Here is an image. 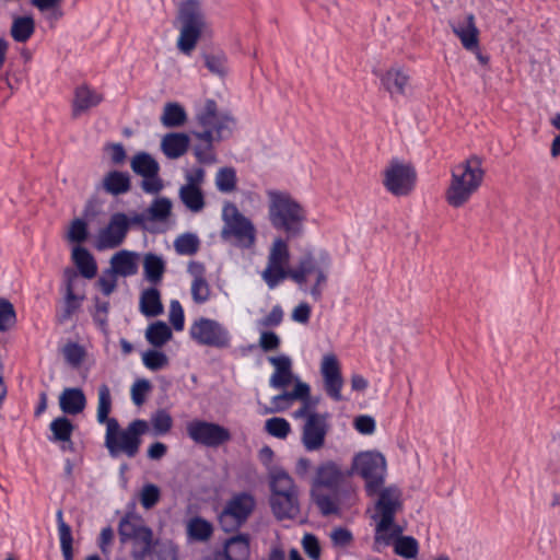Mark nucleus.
I'll use <instances>...</instances> for the list:
<instances>
[{
  "instance_id": "4be33fe9",
  "label": "nucleus",
  "mask_w": 560,
  "mask_h": 560,
  "mask_svg": "<svg viewBox=\"0 0 560 560\" xmlns=\"http://www.w3.org/2000/svg\"><path fill=\"white\" fill-rule=\"evenodd\" d=\"M152 529L142 525V560H176V549L171 542L151 544Z\"/></svg>"
},
{
  "instance_id": "e433bc0d",
  "label": "nucleus",
  "mask_w": 560,
  "mask_h": 560,
  "mask_svg": "<svg viewBox=\"0 0 560 560\" xmlns=\"http://www.w3.org/2000/svg\"><path fill=\"white\" fill-rule=\"evenodd\" d=\"M164 307L161 301L160 291L154 288L142 290V314L147 317H155L163 313Z\"/></svg>"
},
{
  "instance_id": "3c124183",
  "label": "nucleus",
  "mask_w": 560,
  "mask_h": 560,
  "mask_svg": "<svg viewBox=\"0 0 560 560\" xmlns=\"http://www.w3.org/2000/svg\"><path fill=\"white\" fill-rule=\"evenodd\" d=\"M289 257L290 253L287 241L281 237L276 238L269 253L268 264L283 267Z\"/></svg>"
},
{
  "instance_id": "20e7f679",
  "label": "nucleus",
  "mask_w": 560,
  "mask_h": 560,
  "mask_svg": "<svg viewBox=\"0 0 560 560\" xmlns=\"http://www.w3.org/2000/svg\"><path fill=\"white\" fill-rule=\"evenodd\" d=\"M196 119L201 131H192L191 135L200 141L199 144L213 147L214 142L222 141L232 136L235 119L230 114H220L214 100H206L202 107L196 113Z\"/></svg>"
},
{
  "instance_id": "4468645a",
  "label": "nucleus",
  "mask_w": 560,
  "mask_h": 560,
  "mask_svg": "<svg viewBox=\"0 0 560 560\" xmlns=\"http://www.w3.org/2000/svg\"><path fill=\"white\" fill-rule=\"evenodd\" d=\"M131 220L121 212L114 213L106 226L101 229L94 238V247L97 250L118 247L125 240Z\"/></svg>"
},
{
  "instance_id": "f03ea898",
  "label": "nucleus",
  "mask_w": 560,
  "mask_h": 560,
  "mask_svg": "<svg viewBox=\"0 0 560 560\" xmlns=\"http://www.w3.org/2000/svg\"><path fill=\"white\" fill-rule=\"evenodd\" d=\"M268 220L271 226L284 233L288 240L302 235L306 221V211L290 192L268 189Z\"/></svg>"
},
{
  "instance_id": "13d9d810",
  "label": "nucleus",
  "mask_w": 560,
  "mask_h": 560,
  "mask_svg": "<svg viewBox=\"0 0 560 560\" xmlns=\"http://www.w3.org/2000/svg\"><path fill=\"white\" fill-rule=\"evenodd\" d=\"M283 310L280 305H275L271 311L257 320V325L260 327H277L282 323Z\"/></svg>"
},
{
  "instance_id": "7c9ffc66",
  "label": "nucleus",
  "mask_w": 560,
  "mask_h": 560,
  "mask_svg": "<svg viewBox=\"0 0 560 560\" xmlns=\"http://www.w3.org/2000/svg\"><path fill=\"white\" fill-rule=\"evenodd\" d=\"M187 113L183 105L177 102H168L163 107L161 122L165 128H178L185 125Z\"/></svg>"
},
{
  "instance_id": "37998d69",
  "label": "nucleus",
  "mask_w": 560,
  "mask_h": 560,
  "mask_svg": "<svg viewBox=\"0 0 560 560\" xmlns=\"http://www.w3.org/2000/svg\"><path fill=\"white\" fill-rule=\"evenodd\" d=\"M49 428L52 433L50 441L68 443L71 445V435L74 427L67 417L62 416L54 419L50 422Z\"/></svg>"
},
{
  "instance_id": "8fccbe9b",
  "label": "nucleus",
  "mask_w": 560,
  "mask_h": 560,
  "mask_svg": "<svg viewBox=\"0 0 560 560\" xmlns=\"http://www.w3.org/2000/svg\"><path fill=\"white\" fill-rule=\"evenodd\" d=\"M150 423L154 435H165L172 429L173 419L165 409H159L151 416Z\"/></svg>"
},
{
  "instance_id": "864d4df0",
  "label": "nucleus",
  "mask_w": 560,
  "mask_h": 560,
  "mask_svg": "<svg viewBox=\"0 0 560 560\" xmlns=\"http://www.w3.org/2000/svg\"><path fill=\"white\" fill-rule=\"evenodd\" d=\"M190 291L196 304H205L210 299L211 289L206 279H192Z\"/></svg>"
},
{
  "instance_id": "5701e85b",
  "label": "nucleus",
  "mask_w": 560,
  "mask_h": 560,
  "mask_svg": "<svg viewBox=\"0 0 560 560\" xmlns=\"http://www.w3.org/2000/svg\"><path fill=\"white\" fill-rule=\"evenodd\" d=\"M190 145V138L185 132H168L161 140V151L170 160L185 155Z\"/></svg>"
},
{
  "instance_id": "49530a36",
  "label": "nucleus",
  "mask_w": 560,
  "mask_h": 560,
  "mask_svg": "<svg viewBox=\"0 0 560 560\" xmlns=\"http://www.w3.org/2000/svg\"><path fill=\"white\" fill-rule=\"evenodd\" d=\"M200 245V240L195 233L186 232L177 236L174 241V248L178 255H195Z\"/></svg>"
},
{
  "instance_id": "a19ab883",
  "label": "nucleus",
  "mask_w": 560,
  "mask_h": 560,
  "mask_svg": "<svg viewBox=\"0 0 560 560\" xmlns=\"http://www.w3.org/2000/svg\"><path fill=\"white\" fill-rule=\"evenodd\" d=\"M311 498L312 501L316 504L319 512L324 516L338 514L339 513V506L338 501L334 495L324 493L323 490H318L316 488H311Z\"/></svg>"
},
{
  "instance_id": "f704fd0d",
  "label": "nucleus",
  "mask_w": 560,
  "mask_h": 560,
  "mask_svg": "<svg viewBox=\"0 0 560 560\" xmlns=\"http://www.w3.org/2000/svg\"><path fill=\"white\" fill-rule=\"evenodd\" d=\"M35 32V21L32 16H16L12 21L10 34L16 43L27 42Z\"/></svg>"
},
{
  "instance_id": "a18cd8bd",
  "label": "nucleus",
  "mask_w": 560,
  "mask_h": 560,
  "mask_svg": "<svg viewBox=\"0 0 560 560\" xmlns=\"http://www.w3.org/2000/svg\"><path fill=\"white\" fill-rule=\"evenodd\" d=\"M142 364L150 371L156 372L170 364V359L161 348H152L142 351Z\"/></svg>"
},
{
  "instance_id": "603ef678",
  "label": "nucleus",
  "mask_w": 560,
  "mask_h": 560,
  "mask_svg": "<svg viewBox=\"0 0 560 560\" xmlns=\"http://www.w3.org/2000/svg\"><path fill=\"white\" fill-rule=\"evenodd\" d=\"M265 430L273 438L285 439L291 431V424L284 418L273 417L266 421Z\"/></svg>"
},
{
  "instance_id": "79ce46f5",
  "label": "nucleus",
  "mask_w": 560,
  "mask_h": 560,
  "mask_svg": "<svg viewBox=\"0 0 560 560\" xmlns=\"http://www.w3.org/2000/svg\"><path fill=\"white\" fill-rule=\"evenodd\" d=\"M212 533V524L201 516L192 517L187 525V534L195 541H206L211 537Z\"/></svg>"
},
{
  "instance_id": "473e14b6",
  "label": "nucleus",
  "mask_w": 560,
  "mask_h": 560,
  "mask_svg": "<svg viewBox=\"0 0 560 560\" xmlns=\"http://www.w3.org/2000/svg\"><path fill=\"white\" fill-rule=\"evenodd\" d=\"M72 259L80 272L81 278L92 279L96 276L97 266L93 256L84 247H75L72 252Z\"/></svg>"
},
{
  "instance_id": "4d7b16f0",
  "label": "nucleus",
  "mask_w": 560,
  "mask_h": 560,
  "mask_svg": "<svg viewBox=\"0 0 560 560\" xmlns=\"http://www.w3.org/2000/svg\"><path fill=\"white\" fill-rule=\"evenodd\" d=\"M160 489L153 483H145L142 486V508L151 509L160 500Z\"/></svg>"
},
{
  "instance_id": "b1692460",
  "label": "nucleus",
  "mask_w": 560,
  "mask_h": 560,
  "mask_svg": "<svg viewBox=\"0 0 560 560\" xmlns=\"http://www.w3.org/2000/svg\"><path fill=\"white\" fill-rule=\"evenodd\" d=\"M59 407L65 415L75 416L86 407V397L79 387H67L59 395Z\"/></svg>"
},
{
  "instance_id": "cd10ccee",
  "label": "nucleus",
  "mask_w": 560,
  "mask_h": 560,
  "mask_svg": "<svg viewBox=\"0 0 560 560\" xmlns=\"http://www.w3.org/2000/svg\"><path fill=\"white\" fill-rule=\"evenodd\" d=\"M142 266L144 277L150 283L155 285L162 281L166 264L161 255L153 253L144 254L142 257Z\"/></svg>"
},
{
  "instance_id": "2eb2a0df",
  "label": "nucleus",
  "mask_w": 560,
  "mask_h": 560,
  "mask_svg": "<svg viewBox=\"0 0 560 560\" xmlns=\"http://www.w3.org/2000/svg\"><path fill=\"white\" fill-rule=\"evenodd\" d=\"M329 412L313 413L302 425L301 442L307 452L319 451L325 445L330 429Z\"/></svg>"
},
{
  "instance_id": "a878e982",
  "label": "nucleus",
  "mask_w": 560,
  "mask_h": 560,
  "mask_svg": "<svg viewBox=\"0 0 560 560\" xmlns=\"http://www.w3.org/2000/svg\"><path fill=\"white\" fill-rule=\"evenodd\" d=\"M102 100V95L95 90L90 89L88 85L78 86L74 91V98L72 102L73 117H79L82 113L97 106Z\"/></svg>"
},
{
  "instance_id": "f3484780",
  "label": "nucleus",
  "mask_w": 560,
  "mask_h": 560,
  "mask_svg": "<svg viewBox=\"0 0 560 560\" xmlns=\"http://www.w3.org/2000/svg\"><path fill=\"white\" fill-rule=\"evenodd\" d=\"M351 472L352 471H345L334 460L323 462L315 469L311 488L318 490L328 489L332 493H337L342 489L346 478L350 476Z\"/></svg>"
},
{
  "instance_id": "a211bd4d",
  "label": "nucleus",
  "mask_w": 560,
  "mask_h": 560,
  "mask_svg": "<svg viewBox=\"0 0 560 560\" xmlns=\"http://www.w3.org/2000/svg\"><path fill=\"white\" fill-rule=\"evenodd\" d=\"M320 374L324 380V388L327 396L334 401L342 400L341 389L343 386V378L339 361L334 353H327L323 357Z\"/></svg>"
},
{
  "instance_id": "5fc2aeb1",
  "label": "nucleus",
  "mask_w": 560,
  "mask_h": 560,
  "mask_svg": "<svg viewBox=\"0 0 560 560\" xmlns=\"http://www.w3.org/2000/svg\"><path fill=\"white\" fill-rule=\"evenodd\" d=\"M16 319L15 311L11 302L0 299V331L8 330Z\"/></svg>"
},
{
  "instance_id": "423d86ee",
  "label": "nucleus",
  "mask_w": 560,
  "mask_h": 560,
  "mask_svg": "<svg viewBox=\"0 0 560 560\" xmlns=\"http://www.w3.org/2000/svg\"><path fill=\"white\" fill-rule=\"evenodd\" d=\"M223 228L220 236L224 242H232L241 248H250L256 241L254 223L240 212L236 205L226 202L222 209Z\"/></svg>"
},
{
  "instance_id": "ddd939ff",
  "label": "nucleus",
  "mask_w": 560,
  "mask_h": 560,
  "mask_svg": "<svg viewBox=\"0 0 560 560\" xmlns=\"http://www.w3.org/2000/svg\"><path fill=\"white\" fill-rule=\"evenodd\" d=\"M188 438L206 447H218L231 440L230 431L215 422L192 419L186 423Z\"/></svg>"
},
{
  "instance_id": "7ed1b4c3",
  "label": "nucleus",
  "mask_w": 560,
  "mask_h": 560,
  "mask_svg": "<svg viewBox=\"0 0 560 560\" xmlns=\"http://www.w3.org/2000/svg\"><path fill=\"white\" fill-rule=\"evenodd\" d=\"M485 172L481 161L474 155L452 170L451 184L445 192L447 203L453 208L464 206L480 187Z\"/></svg>"
},
{
  "instance_id": "6e6552de",
  "label": "nucleus",
  "mask_w": 560,
  "mask_h": 560,
  "mask_svg": "<svg viewBox=\"0 0 560 560\" xmlns=\"http://www.w3.org/2000/svg\"><path fill=\"white\" fill-rule=\"evenodd\" d=\"M140 443V419L131 421L127 429H121L117 420H112L106 428L105 446L113 457L127 455L133 457Z\"/></svg>"
},
{
  "instance_id": "c03bdc74",
  "label": "nucleus",
  "mask_w": 560,
  "mask_h": 560,
  "mask_svg": "<svg viewBox=\"0 0 560 560\" xmlns=\"http://www.w3.org/2000/svg\"><path fill=\"white\" fill-rule=\"evenodd\" d=\"M237 176L234 167L224 166L215 174V187L220 192L230 194L236 189Z\"/></svg>"
},
{
  "instance_id": "774afa93",
  "label": "nucleus",
  "mask_w": 560,
  "mask_h": 560,
  "mask_svg": "<svg viewBox=\"0 0 560 560\" xmlns=\"http://www.w3.org/2000/svg\"><path fill=\"white\" fill-rule=\"evenodd\" d=\"M66 360L72 365H78L82 362L84 351L78 343H69L63 350Z\"/></svg>"
},
{
  "instance_id": "f8f14e48",
  "label": "nucleus",
  "mask_w": 560,
  "mask_h": 560,
  "mask_svg": "<svg viewBox=\"0 0 560 560\" xmlns=\"http://www.w3.org/2000/svg\"><path fill=\"white\" fill-rule=\"evenodd\" d=\"M417 172L409 163H402L398 159L390 161L384 171L383 184L387 191L394 196H407L415 188Z\"/></svg>"
},
{
  "instance_id": "412c9836",
  "label": "nucleus",
  "mask_w": 560,
  "mask_h": 560,
  "mask_svg": "<svg viewBox=\"0 0 560 560\" xmlns=\"http://www.w3.org/2000/svg\"><path fill=\"white\" fill-rule=\"evenodd\" d=\"M382 88L394 102L407 95L410 78L402 68H389L378 74Z\"/></svg>"
},
{
  "instance_id": "e2e57ef3",
  "label": "nucleus",
  "mask_w": 560,
  "mask_h": 560,
  "mask_svg": "<svg viewBox=\"0 0 560 560\" xmlns=\"http://www.w3.org/2000/svg\"><path fill=\"white\" fill-rule=\"evenodd\" d=\"M206 172L200 166H195L186 171L185 179L186 184L184 186H190L195 188H201V184L205 180Z\"/></svg>"
},
{
  "instance_id": "052dcab7",
  "label": "nucleus",
  "mask_w": 560,
  "mask_h": 560,
  "mask_svg": "<svg viewBox=\"0 0 560 560\" xmlns=\"http://www.w3.org/2000/svg\"><path fill=\"white\" fill-rule=\"evenodd\" d=\"M302 545L305 553L313 560H319L320 546L317 537L314 534H305L302 539Z\"/></svg>"
},
{
  "instance_id": "58836bf2",
  "label": "nucleus",
  "mask_w": 560,
  "mask_h": 560,
  "mask_svg": "<svg viewBox=\"0 0 560 560\" xmlns=\"http://www.w3.org/2000/svg\"><path fill=\"white\" fill-rule=\"evenodd\" d=\"M178 195L180 201L191 212H200L205 208L206 202L201 188L182 186Z\"/></svg>"
},
{
  "instance_id": "aec40b11",
  "label": "nucleus",
  "mask_w": 560,
  "mask_h": 560,
  "mask_svg": "<svg viewBox=\"0 0 560 560\" xmlns=\"http://www.w3.org/2000/svg\"><path fill=\"white\" fill-rule=\"evenodd\" d=\"M269 505L278 521L295 518L300 514L299 490L269 495Z\"/></svg>"
},
{
  "instance_id": "2f4dec72",
  "label": "nucleus",
  "mask_w": 560,
  "mask_h": 560,
  "mask_svg": "<svg viewBox=\"0 0 560 560\" xmlns=\"http://www.w3.org/2000/svg\"><path fill=\"white\" fill-rule=\"evenodd\" d=\"M172 200L167 197H156L151 206L142 212V222L150 220L153 222H165L172 213Z\"/></svg>"
},
{
  "instance_id": "0e129e2a",
  "label": "nucleus",
  "mask_w": 560,
  "mask_h": 560,
  "mask_svg": "<svg viewBox=\"0 0 560 560\" xmlns=\"http://www.w3.org/2000/svg\"><path fill=\"white\" fill-rule=\"evenodd\" d=\"M280 337L275 331H262L259 338V347L264 351L277 350L280 346Z\"/></svg>"
},
{
  "instance_id": "dca6fc26",
  "label": "nucleus",
  "mask_w": 560,
  "mask_h": 560,
  "mask_svg": "<svg viewBox=\"0 0 560 560\" xmlns=\"http://www.w3.org/2000/svg\"><path fill=\"white\" fill-rule=\"evenodd\" d=\"M65 299L62 319H69L82 305L85 299V281L80 275L68 268L63 272Z\"/></svg>"
},
{
  "instance_id": "bf43d9fd",
  "label": "nucleus",
  "mask_w": 560,
  "mask_h": 560,
  "mask_svg": "<svg viewBox=\"0 0 560 560\" xmlns=\"http://www.w3.org/2000/svg\"><path fill=\"white\" fill-rule=\"evenodd\" d=\"M194 154L200 164L210 165L217 162L213 147H209V144H197L194 148Z\"/></svg>"
},
{
  "instance_id": "393cba45",
  "label": "nucleus",
  "mask_w": 560,
  "mask_h": 560,
  "mask_svg": "<svg viewBox=\"0 0 560 560\" xmlns=\"http://www.w3.org/2000/svg\"><path fill=\"white\" fill-rule=\"evenodd\" d=\"M454 34L460 39L463 47L474 51L478 49V28L475 24V16L468 14L465 22H458L452 25Z\"/></svg>"
},
{
  "instance_id": "4c0bfd02",
  "label": "nucleus",
  "mask_w": 560,
  "mask_h": 560,
  "mask_svg": "<svg viewBox=\"0 0 560 560\" xmlns=\"http://www.w3.org/2000/svg\"><path fill=\"white\" fill-rule=\"evenodd\" d=\"M104 189L112 195L125 194L130 188V178L127 173L113 171L103 179Z\"/></svg>"
},
{
  "instance_id": "39448f33",
  "label": "nucleus",
  "mask_w": 560,
  "mask_h": 560,
  "mask_svg": "<svg viewBox=\"0 0 560 560\" xmlns=\"http://www.w3.org/2000/svg\"><path fill=\"white\" fill-rule=\"evenodd\" d=\"M177 19L180 22L177 47L184 54L189 55L196 47L206 26V18L200 1L183 0L178 8Z\"/></svg>"
},
{
  "instance_id": "09e8293b",
  "label": "nucleus",
  "mask_w": 560,
  "mask_h": 560,
  "mask_svg": "<svg viewBox=\"0 0 560 560\" xmlns=\"http://www.w3.org/2000/svg\"><path fill=\"white\" fill-rule=\"evenodd\" d=\"M394 551L405 559H413L418 555L419 544L412 536H401L396 539Z\"/></svg>"
},
{
  "instance_id": "72a5a7b5",
  "label": "nucleus",
  "mask_w": 560,
  "mask_h": 560,
  "mask_svg": "<svg viewBox=\"0 0 560 560\" xmlns=\"http://www.w3.org/2000/svg\"><path fill=\"white\" fill-rule=\"evenodd\" d=\"M240 560H249L250 545L248 534H237L226 539L222 549Z\"/></svg>"
},
{
  "instance_id": "ea45409f",
  "label": "nucleus",
  "mask_w": 560,
  "mask_h": 560,
  "mask_svg": "<svg viewBox=\"0 0 560 560\" xmlns=\"http://www.w3.org/2000/svg\"><path fill=\"white\" fill-rule=\"evenodd\" d=\"M98 401L96 410V420L100 424H105L108 428V423L115 418H109L112 410V395L110 389L106 384H102L97 389Z\"/></svg>"
},
{
  "instance_id": "9b49d317",
  "label": "nucleus",
  "mask_w": 560,
  "mask_h": 560,
  "mask_svg": "<svg viewBox=\"0 0 560 560\" xmlns=\"http://www.w3.org/2000/svg\"><path fill=\"white\" fill-rule=\"evenodd\" d=\"M377 494L378 500L375 504L376 514L373 516L375 520L378 518L376 524V541L382 539L380 536L381 533H385L392 528H394V534L401 533V528L394 525L395 514L401 508L398 491L392 487H382Z\"/></svg>"
},
{
  "instance_id": "c756f323",
  "label": "nucleus",
  "mask_w": 560,
  "mask_h": 560,
  "mask_svg": "<svg viewBox=\"0 0 560 560\" xmlns=\"http://www.w3.org/2000/svg\"><path fill=\"white\" fill-rule=\"evenodd\" d=\"M144 336L153 348H162L173 338V331L165 322L156 320L147 327Z\"/></svg>"
},
{
  "instance_id": "0eeeda50",
  "label": "nucleus",
  "mask_w": 560,
  "mask_h": 560,
  "mask_svg": "<svg viewBox=\"0 0 560 560\" xmlns=\"http://www.w3.org/2000/svg\"><path fill=\"white\" fill-rule=\"evenodd\" d=\"M352 471L365 481L368 497H374L385 482L386 459L380 452H361L353 457Z\"/></svg>"
},
{
  "instance_id": "de8ad7c7",
  "label": "nucleus",
  "mask_w": 560,
  "mask_h": 560,
  "mask_svg": "<svg viewBox=\"0 0 560 560\" xmlns=\"http://www.w3.org/2000/svg\"><path fill=\"white\" fill-rule=\"evenodd\" d=\"M205 66L207 69L219 77L228 73V57L224 52L203 54Z\"/></svg>"
},
{
  "instance_id": "6ab92c4d",
  "label": "nucleus",
  "mask_w": 560,
  "mask_h": 560,
  "mask_svg": "<svg viewBox=\"0 0 560 560\" xmlns=\"http://www.w3.org/2000/svg\"><path fill=\"white\" fill-rule=\"evenodd\" d=\"M129 509L119 523V538L122 545L132 544L131 555L136 560H139L140 516L136 513L135 499L129 504Z\"/></svg>"
},
{
  "instance_id": "1a4fd4ad",
  "label": "nucleus",
  "mask_w": 560,
  "mask_h": 560,
  "mask_svg": "<svg viewBox=\"0 0 560 560\" xmlns=\"http://www.w3.org/2000/svg\"><path fill=\"white\" fill-rule=\"evenodd\" d=\"M256 508L255 497L242 491L234 493L225 503L219 515V524L225 533L238 530Z\"/></svg>"
},
{
  "instance_id": "f257e3e1",
  "label": "nucleus",
  "mask_w": 560,
  "mask_h": 560,
  "mask_svg": "<svg viewBox=\"0 0 560 560\" xmlns=\"http://www.w3.org/2000/svg\"><path fill=\"white\" fill-rule=\"evenodd\" d=\"M330 262V256L326 250H320L318 256L307 252L300 258L295 268L284 269L282 266L268 264L262 278L269 289H275L285 278H290L302 288L307 282V277L315 275V283L308 292L315 301H319L323 295V285L328 279L327 271Z\"/></svg>"
},
{
  "instance_id": "6e6d98bb",
  "label": "nucleus",
  "mask_w": 560,
  "mask_h": 560,
  "mask_svg": "<svg viewBox=\"0 0 560 560\" xmlns=\"http://www.w3.org/2000/svg\"><path fill=\"white\" fill-rule=\"evenodd\" d=\"M170 322L176 331H182L185 326L184 310L179 301L172 300L170 305Z\"/></svg>"
},
{
  "instance_id": "69168bd1",
  "label": "nucleus",
  "mask_w": 560,
  "mask_h": 560,
  "mask_svg": "<svg viewBox=\"0 0 560 560\" xmlns=\"http://www.w3.org/2000/svg\"><path fill=\"white\" fill-rule=\"evenodd\" d=\"M375 420L368 415L358 416L354 419V429L361 434H372L375 431Z\"/></svg>"
},
{
  "instance_id": "c85d7f7f",
  "label": "nucleus",
  "mask_w": 560,
  "mask_h": 560,
  "mask_svg": "<svg viewBox=\"0 0 560 560\" xmlns=\"http://www.w3.org/2000/svg\"><path fill=\"white\" fill-rule=\"evenodd\" d=\"M137 256L127 250L116 253L110 259L112 271L122 277L136 275L138 271Z\"/></svg>"
},
{
  "instance_id": "9d476101",
  "label": "nucleus",
  "mask_w": 560,
  "mask_h": 560,
  "mask_svg": "<svg viewBox=\"0 0 560 560\" xmlns=\"http://www.w3.org/2000/svg\"><path fill=\"white\" fill-rule=\"evenodd\" d=\"M190 338L199 346L225 349L231 346L229 329L215 319L200 317L189 327Z\"/></svg>"
},
{
  "instance_id": "c9c22d12",
  "label": "nucleus",
  "mask_w": 560,
  "mask_h": 560,
  "mask_svg": "<svg viewBox=\"0 0 560 560\" xmlns=\"http://www.w3.org/2000/svg\"><path fill=\"white\" fill-rule=\"evenodd\" d=\"M56 520H57V525H58V536H59V541H60V549H61L63 560H73L72 532H71V527L63 521V513L61 510L57 511Z\"/></svg>"
},
{
  "instance_id": "338daca9",
  "label": "nucleus",
  "mask_w": 560,
  "mask_h": 560,
  "mask_svg": "<svg viewBox=\"0 0 560 560\" xmlns=\"http://www.w3.org/2000/svg\"><path fill=\"white\" fill-rule=\"evenodd\" d=\"M330 538L334 546L346 547L352 541L353 535L348 528L337 527L331 532Z\"/></svg>"
},
{
  "instance_id": "bb28decb",
  "label": "nucleus",
  "mask_w": 560,
  "mask_h": 560,
  "mask_svg": "<svg viewBox=\"0 0 560 560\" xmlns=\"http://www.w3.org/2000/svg\"><path fill=\"white\" fill-rule=\"evenodd\" d=\"M268 486L270 495L278 492H291L299 490L294 479L282 467L273 466L268 470Z\"/></svg>"
},
{
  "instance_id": "680f3d73",
  "label": "nucleus",
  "mask_w": 560,
  "mask_h": 560,
  "mask_svg": "<svg viewBox=\"0 0 560 560\" xmlns=\"http://www.w3.org/2000/svg\"><path fill=\"white\" fill-rule=\"evenodd\" d=\"M68 236L69 240L72 242H84L88 236L86 223L81 219H75L74 221H72Z\"/></svg>"
}]
</instances>
